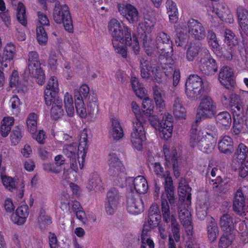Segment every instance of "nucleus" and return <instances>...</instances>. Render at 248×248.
I'll list each match as a JSON object with an SVG mask.
<instances>
[{
	"label": "nucleus",
	"instance_id": "nucleus-33",
	"mask_svg": "<svg viewBox=\"0 0 248 248\" xmlns=\"http://www.w3.org/2000/svg\"><path fill=\"white\" fill-rule=\"evenodd\" d=\"M129 181L133 183L134 188L137 193H145L148 189V185L146 179L142 176H138L134 179L130 178Z\"/></svg>",
	"mask_w": 248,
	"mask_h": 248
},
{
	"label": "nucleus",
	"instance_id": "nucleus-46",
	"mask_svg": "<svg viewBox=\"0 0 248 248\" xmlns=\"http://www.w3.org/2000/svg\"><path fill=\"white\" fill-rule=\"evenodd\" d=\"M201 49V45L198 43H190L187 50L186 59L189 61H192L198 55Z\"/></svg>",
	"mask_w": 248,
	"mask_h": 248
},
{
	"label": "nucleus",
	"instance_id": "nucleus-47",
	"mask_svg": "<svg viewBox=\"0 0 248 248\" xmlns=\"http://www.w3.org/2000/svg\"><path fill=\"white\" fill-rule=\"evenodd\" d=\"M154 15L153 12H147L144 13V24L146 31H150L154 26L155 21Z\"/></svg>",
	"mask_w": 248,
	"mask_h": 248
},
{
	"label": "nucleus",
	"instance_id": "nucleus-25",
	"mask_svg": "<svg viewBox=\"0 0 248 248\" xmlns=\"http://www.w3.org/2000/svg\"><path fill=\"white\" fill-rule=\"evenodd\" d=\"M51 117L54 120H58L61 118L64 114L62 100L59 98H54L51 101Z\"/></svg>",
	"mask_w": 248,
	"mask_h": 248
},
{
	"label": "nucleus",
	"instance_id": "nucleus-32",
	"mask_svg": "<svg viewBox=\"0 0 248 248\" xmlns=\"http://www.w3.org/2000/svg\"><path fill=\"white\" fill-rule=\"evenodd\" d=\"M218 78L220 83L224 86L232 84L233 72L232 69L228 66L223 67L219 72Z\"/></svg>",
	"mask_w": 248,
	"mask_h": 248
},
{
	"label": "nucleus",
	"instance_id": "nucleus-28",
	"mask_svg": "<svg viewBox=\"0 0 248 248\" xmlns=\"http://www.w3.org/2000/svg\"><path fill=\"white\" fill-rule=\"evenodd\" d=\"M148 224L151 228L157 226L161 219L159 215L158 206L156 204H153L150 207L148 214Z\"/></svg>",
	"mask_w": 248,
	"mask_h": 248
},
{
	"label": "nucleus",
	"instance_id": "nucleus-41",
	"mask_svg": "<svg viewBox=\"0 0 248 248\" xmlns=\"http://www.w3.org/2000/svg\"><path fill=\"white\" fill-rule=\"evenodd\" d=\"M63 102L67 115L70 117H73L75 114V108L72 95L66 92L64 95Z\"/></svg>",
	"mask_w": 248,
	"mask_h": 248
},
{
	"label": "nucleus",
	"instance_id": "nucleus-18",
	"mask_svg": "<svg viewBox=\"0 0 248 248\" xmlns=\"http://www.w3.org/2000/svg\"><path fill=\"white\" fill-rule=\"evenodd\" d=\"M211 10L222 20L229 23L233 22V16L225 4L222 3L217 4L212 8Z\"/></svg>",
	"mask_w": 248,
	"mask_h": 248
},
{
	"label": "nucleus",
	"instance_id": "nucleus-13",
	"mask_svg": "<svg viewBox=\"0 0 248 248\" xmlns=\"http://www.w3.org/2000/svg\"><path fill=\"white\" fill-rule=\"evenodd\" d=\"M127 211L134 215H138L143 210V203L140 196L138 194L129 193L126 200Z\"/></svg>",
	"mask_w": 248,
	"mask_h": 248
},
{
	"label": "nucleus",
	"instance_id": "nucleus-57",
	"mask_svg": "<svg viewBox=\"0 0 248 248\" xmlns=\"http://www.w3.org/2000/svg\"><path fill=\"white\" fill-rule=\"evenodd\" d=\"M248 154V148L244 144L241 143L239 145L235 154L236 159L244 160L246 159Z\"/></svg>",
	"mask_w": 248,
	"mask_h": 248
},
{
	"label": "nucleus",
	"instance_id": "nucleus-17",
	"mask_svg": "<svg viewBox=\"0 0 248 248\" xmlns=\"http://www.w3.org/2000/svg\"><path fill=\"white\" fill-rule=\"evenodd\" d=\"M26 73L31 77L34 78L38 84L42 85L44 83L46 77L41 67V63L28 64Z\"/></svg>",
	"mask_w": 248,
	"mask_h": 248
},
{
	"label": "nucleus",
	"instance_id": "nucleus-60",
	"mask_svg": "<svg viewBox=\"0 0 248 248\" xmlns=\"http://www.w3.org/2000/svg\"><path fill=\"white\" fill-rule=\"evenodd\" d=\"M207 39L208 44L212 46L214 50H217L219 47V45L217 40L215 33L211 31L208 32Z\"/></svg>",
	"mask_w": 248,
	"mask_h": 248
},
{
	"label": "nucleus",
	"instance_id": "nucleus-40",
	"mask_svg": "<svg viewBox=\"0 0 248 248\" xmlns=\"http://www.w3.org/2000/svg\"><path fill=\"white\" fill-rule=\"evenodd\" d=\"M229 105L232 110L237 109L238 111L243 110V102L239 95L232 93L229 99Z\"/></svg>",
	"mask_w": 248,
	"mask_h": 248
},
{
	"label": "nucleus",
	"instance_id": "nucleus-20",
	"mask_svg": "<svg viewBox=\"0 0 248 248\" xmlns=\"http://www.w3.org/2000/svg\"><path fill=\"white\" fill-rule=\"evenodd\" d=\"M170 36L165 32L160 33L156 38L157 47L160 51V55L167 59L169 55Z\"/></svg>",
	"mask_w": 248,
	"mask_h": 248
},
{
	"label": "nucleus",
	"instance_id": "nucleus-14",
	"mask_svg": "<svg viewBox=\"0 0 248 248\" xmlns=\"http://www.w3.org/2000/svg\"><path fill=\"white\" fill-rule=\"evenodd\" d=\"M59 91L58 79L56 77L52 76L49 79L44 91V99L46 105H51L52 100L54 98H56V95Z\"/></svg>",
	"mask_w": 248,
	"mask_h": 248
},
{
	"label": "nucleus",
	"instance_id": "nucleus-11",
	"mask_svg": "<svg viewBox=\"0 0 248 248\" xmlns=\"http://www.w3.org/2000/svg\"><path fill=\"white\" fill-rule=\"evenodd\" d=\"M121 195L115 188H111L107 193L105 202V209L108 215H112L116 211Z\"/></svg>",
	"mask_w": 248,
	"mask_h": 248
},
{
	"label": "nucleus",
	"instance_id": "nucleus-1",
	"mask_svg": "<svg viewBox=\"0 0 248 248\" xmlns=\"http://www.w3.org/2000/svg\"><path fill=\"white\" fill-rule=\"evenodd\" d=\"M149 121L152 125L156 128L159 125V131L160 137L168 141L163 146L164 157L166 160L165 165L167 167L166 172L163 173L164 179L165 191L161 196V211L162 217H170V152L169 140L170 138V116L169 113L165 114L160 122L157 116L148 114Z\"/></svg>",
	"mask_w": 248,
	"mask_h": 248
},
{
	"label": "nucleus",
	"instance_id": "nucleus-15",
	"mask_svg": "<svg viewBox=\"0 0 248 248\" xmlns=\"http://www.w3.org/2000/svg\"><path fill=\"white\" fill-rule=\"evenodd\" d=\"M179 217L184 227L185 228L187 235L189 237L193 234V226L191 222V214L188 206L181 204L179 208Z\"/></svg>",
	"mask_w": 248,
	"mask_h": 248
},
{
	"label": "nucleus",
	"instance_id": "nucleus-43",
	"mask_svg": "<svg viewBox=\"0 0 248 248\" xmlns=\"http://www.w3.org/2000/svg\"><path fill=\"white\" fill-rule=\"evenodd\" d=\"M225 43L227 46L231 47H237L238 45V41L237 37L234 33L231 30L226 29L224 31Z\"/></svg>",
	"mask_w": 248,
	"mask_h": 248
},
{
	"label": "nucleus",
	"instance_id": "nucleus-37",
	"mask_svg": "<svg viewBox=\"0 0 248 248\" xmlns=\"http://www.w3.org/2000/svg\"><path fill=\"white\" fill-rule=\"evenodd\" d=\"M218 149L223 153L230 154L233 150V141L228 136L223 137L218 142Z\"/></svg>",
	"mask_w": 248,
	"mask_h": 248
},
{
	"label": "nucleus",
	"instance_id": "nucleus-38",
	"mask_svg": "<svg viewBox=\"0 0 248 248\" xmlns=\"http://www.w3.org/2000/svg\"><path fill=\"white\" fill-rule=\"evenodd\" d=\"M186 110L182 106L180 99L179 97H176L174 101L173 114L174 117L177 119H181L185 118Z\"/></svg>",
	"mask_w": 248,
	"mask_h": 248
},
{
	"label": "nucleus",
	"instance_id": "nucleus-6",
	"mask_svg": "<svg viewBox=\"0 0 248 248\" xmlns=\"http://www.w3.org/2000/svg\"><path fill=\"white\" fill-rule=\"evenodd\" d=\"M186 93L192 99L200 98L204 92L202 79L197 75H191L186 83Z\"/></svg>",
	"mask_w": 248,
	"mask_h": 248
},
{
	"label": "nucleus",
	"instance_id": "nucleus-21",
	"mask_svg": "<svg viewBox=\"0 0 248 248\" xmlns=\"http://www.w3.org/2000/svg\"><path fill=\"white\" fill-rule=\"evenodd\" d=\"M91 134V131L89 129L84 128L80 133L78 147V152L81 155L83 160L85 159L86 156L87 151L88 148L89 138Z\"/></svg>",
	"mask_w": 248,
	"mask_h": 248
},
{
	"label": "nucleus",
	"instance_id": "nucleus-5",
	"mask_svg": "<svg viewBox=\"0 0 248 248\" xmlns=\"http://www.w3.org/2000/svg\"><path fill=\"white\" fill-rule=\"evenodd\" d=\"M217 112L216 103L209 96H204L201 100L198 106L196 114V122L202 119L211 118Z\"/></svg>",
	"mask_w": 248,
	"mask_h": 248
},
{
	"label": "nucleus",
	"instance_id": "nucleus-50",
	"mask_svg": "<svg viewBox=\"0 0 248 248\" xmlns=\"http://www.w3.org/2000/svg\"><path fill=\"white\" fill-rule=\"evenodd\" d=\"M16 18L18 22L26 26L27 23L25 7L23 3L19 2L17 7Z\"/></svg>",
	"mask_w": 248,
	"mask_h": 248
},
{
	"label": "nucleus",
	"instance_id": "nucleus-64",
	"mask_svg": "<svg viewBox=\"0 0 248 248\" xmlns=\"http://www.w3.org/2000/svg\"><path fill=\"white\" fill-rule=\"evenodd\" d=\"M237 15L239 24L248 21V11L242 7L237 8Z\"/></svg>",
	"mask_w": 248,
	"mask_h": 248
},
{
	"label": "nucleus",
	"instance_id": "nucleus-48",
	"mask_svg": "<svg viewBox=\"0 0 248 248\" xmlns=\"http://www.w3.org/2000/svg\"><path fill=\"white\" fill-rule=\"evenodd\" d=\"M207 236L211 242H214L217 239L218 234V227L217 223L211 220L207 227Z\"/></svg>",
	"mask_w": 248,
	"mask_h": 248
},
{
	"label": "nucleus",
	"instance_id": "nucleus-39",
	"mask_svg": "<svg viewBox=\"0 0 248 248\" xmlns=\"http://www.w3.org/2000/svg\"><path fill=\"white\" fill-rule=\"evenodd\" d=\"M69 196L68 194H64L61 198L62 207L67 208L68 206V210L70 212H75L81 209L80 203L78 201H73L71 203L69 202Z\"/></svg>",
	"mask_w": 248,
	"mask_h": 248
},
{
	"label": "nucleus",
	"instance_id": "nucleus-12",
	"mask_svg": "<svg viewBox=\"0 0 248 248\" xmlns=\"http://www.w3.org/2000/svg\"><path fill=\"white\" fill-rule=\"evenodd\" d=\"M118 10L121 15L130 23H136L140 19L139 13L133 5L128 3H119Z\"/></svg>",
	"mask_w": 248,
	"mask_h": 248
},
{
	"label": "nucleus",
	"instance_id": "nucleus-52",
	"mask_svg": "<svg viewBox=\"0 0 248 248\" xmlns=\"http://www.w3.org/2000/svg\"><path fill=\"white\" fill-rule=\"evenodd\" d=\"M36 36L37 41L40 45H46L48 37L46 32L43 26H37L36 28Z\"/></svg>",
	"mask_w": 248,
	"mask_h": 248
},
{
	"label": "nucleus",
	"instance_id": "nucleus-23",
	"mask_svg": "<svg viewBox=\"0 0 248 248\" xmlns=\"http://www.w3.org/2000/svg\"><path fill=\"white\" fill-rule=\"evenodd\" d=\"M233 124L232 128V133L235 135H238L241 133L248 132V128L245 127V121L242 115L233 114Z\"/></svg>",
	"mask_w": 248,
	"mask_h": 248
},
{
	"label": "nucleus",
	"instance_id": "nucleus-24",
	"mask_svg": "<svg viewBox=\"0 0 248 248\" xmlns=\"http://www.w3.org/2000/svg\"><path fill=\"white\" fill-rule=\"evenodd\" d=\"M217 124L221 128L229 130L232 123V117L230 113L224 111L218 113L215 117Z\"/></svg>",
	"mask_w": 248,
	"mask_h": 248
},
{
	"label": "nucleus",
	"instance_id": "nucleus-45",
	"mask_svg": "<svg viewBox=\"0 0 248 248\" xmlns=\"http://www.w3.org/2000/svg\"><path fill=\"white\" fill-rule=\"evenodd\" d=\"M153 92L154 99L157 108H159V111H161L165 108V104L163 99V92L157 86H155L153 88Z\"/></svg>",
	"mask_w": 248,
	"mask_h": 248
},
{
	"label": "nucleus",
	"instance_id": "nucleus-19",
	"mask_svg": "<svg viewBox=\"0 0 248 248\" xmlns=\"http://www.w3.org/2000/svg\"><path fill=\"white\" fill-rule=\"evenodd\" d=\"M198 134L197 133V128L196 127H193L192 128L190 132V140H189V143L190 145V146L192 147H195L196 146H197L199 150L202 151L203 152L205 153H209L212 151V150H213L214 148H210V149H205L204 150L203 148L204 146L202 147L200 145H201L202 143L203 145H206L208 144V137H203L202 136H200V137H195V138H193V136Z\"/></svg>",
	"mask_w": 248,
	"mask_h": 248
},
{
	"label": "nucleus",
	"instance_id": "nucleus-55",
	"mask_svg": "<svg viewBox=\"0 0 248 248\" xmlns=\"http://www.w3.org/2000/svg\"><path fill=\"white\" fill-rule=\"evenodd\" d=\"M75 106L77 112L81 118H85L87 116V108L83 100L75 99Z\"/></svg>",
	"mask_w": 248,
	"mask_h": 248
},
{
	"label": "nucleus",
	"instance_id": "nucleus-62",
	"mask_svg": "<svg viewBox=\"0 0 248 248\" xmlns=\"http://www.w3.org/2000/svg\"><path fill=\"white\" fill-rule=\"evenodd\" d=\"M22 137L21 128L19 126L16 127L11 135V140L14 145L16 144L21 139Z\"/></svg>",
	"mask_w": 248,
	"mask_h": 248
},
{
	"label": "nucleus",
	"instance_id": "nucleus-2",
	"mask_svg": "<svg viewBox=\"0 0 248 248\" xmlns=\"http://www.w3.org/2000/svg\"><path fill=\"white\" fill-rule=\"evenodd\" d=\"M108 31L112 37V43L115 52L124 58L127 57V48L123 44L131 47L134 53L138 54L140 47L135 35L131 36V30L127 26L122 25L115 18L111 19L108 24Z\"/></svg>",
	"mask_w": 248,
	"mask_h": 248
},
{
	"label": "nucleus",
	"instance_id": "nucleus-63",
	"mask_svg": "<svg viewBox=\"0 0 248 248\" xmlns=\"http://www.w3.org/2000/svg\"><path fill=\"white\" fill-rule=\"evenodd\" d=\"M142 107L143 108V112L146 115L148 114H151V112L153 111L154 106L152 101L148 97H144L142 101Z\"/></svg>",
	"mask_w": 248,
	"mask_h": 248
},
{
	"label": "nucleus",
	"instance_id": "nucleus-9",
	"mask_svg": "<svg viewBox=\"0 0 248 248\" xmlns=\"http://www.w3.org/2000/svg\"><path fill=\"white\" fill-rule=\"evenodd\" d=\"M141 76L146 79L151 78L153 80L159 82L161 78L162 74L158 64L150 63L143 59L140 60Z\"/></svg>",
	"mask_w": 248,
	"mask_h": 248
},
{
	"label": "nucleus",
	"instance_id": "nucleus-26",
	"mask_svg": "<svg viewBox=\"0 0 248 248\" xmlns=\"http://www.w3.org/2000/svg\"><path fill=\"white\" fill-rule=\"evenodd\" d=\"M16 48L12 43H7L3 47L2 55L0 53V61H12L16 56Z\"/></svg>",
	"mask_w": 248,
	"mask_h": 248
},
{
	"label": "nucleus",
	"instance_id": "nucleus-36",
	"mask_svg": "<svg viewBox=\"0 0 248 248\" xmlns=\"http://www.w3.org/2000/svg\"><path fill=\"white\" fill-rule=\"evenodd\" d=\"M14 124V119L12 117L8 116L3 118L1 122L0 133L2 137L8 136Z\"/></svg>",
	"mask_w": 248,
	"mask_h": 248
},
{
	"label": "nucleus",
	"instance_id": "nucleus-58",
	"mask_svg": "<svg viewBox=\"0 0 248 248\" xmlns=\"http://www.w3.org/2000/svg\"><path fill=\"white\" fill-rule=\"evenodd\" d=\"M29 208L26 205H23L19 207L16 210V215L21 219L22 222H24L29 215Z\"/></svg>",
	"mask_w": 248,
	"mask_h": 248
},
{
	"label": "nucleus",
	"instance_id": "nucleus-59",
	"mask_svg": "<svg viewBox=\"0 0 248 248\" xmlns=\"http://www.w3.org/2000/svg\"><path fill=\"white\" fill-rule=\"evenodd\" d=\"M4 174H0L3 184L9 190H13L16 187L15 181L12 178L5 176Z\"/></svg>",
	"mask_w": 248,
	"mask_h": 248
},
{
	"label": "nucleus",
	"instance_id": "nucleus-51",
	"mask_svg": "<svg viewBox=\"0 0 248 248\" xmlns=\"http://www.w3.org/2000/svg\"><path fill=\"white\" fill-rule=\"evenodd\" d=\"M37 115L34 113H30L27 119V125L28 130L33 134L37 129Z\"/></svg>",
	"mask_w": 248,
	"mask_h": 248
},
{
	"label": "nucleus",
	"instance_id": "nucleus-61",
	"mask_svg": "<svg viewBox=\"0 0 248 248\" xmlns=\"http://www.w3.org/2000/svg\"><path fill=\"white\" fill-rule=\"evenodd\" d=\"M176 37L175 43L178 46H182L187 42V36L181 29H176Z\"/></svg>",
	"mask_w": 248,
	"mask_h": 248
},
{
	"label": "nucleus",
	"instance_id": "nucleus-29",
	"mask_svg": "<svg viewBox=\"0 0 248 248\" xmlns=\"http://www.w3.org/2000/svg\"><path fill=\"white\" fill-rule=\"evenodd\" d=\"M87 111V115L91 119L96 118L98 111V105L96 96L93 94H90L88 98Z\"/></svg>",
	"mask_w": 248,
	"mask_h": 248
},
{
	"label": "nucleus",
	"instance_id": "nucleus-56",
	"mask_svg": "<svg viewBox=\"0 0 248 248\" xmlns=\"http://www.w3.org/2000/svg\"><path fill=\"white\" fill-rule=\"evenodd\" d=\"M55 166L53 167V169H51L50 170L53 171L54 173H59L61 170V166L63 165L65 163V159L64 157L61 155H59L55 157Z\"/></svg>",
	"mask_w": 248,
	"mask_h": 248
},
{
	"label": "nucleus",
	"instance_id": "nucleus-4",
	"mask_svg": "<svg viewBox=\"0 0 248 248\" xmlns=\"http://www.w3.org/2000/svg\"><path fill=\"white\" fill-rule=\"evenodd\" d=\"M53 18L58 24L63 23L65 30L72 32L73 26L69 8L66 4L57 1L53 9Z\"/></svg>",
	"mask_w": 248,
	"mask_h": 248
},
{
	"label": "nucleus",
	"instance_id": "nucleus-30",
	"mask_svg": "<svg viewBox=\"0 0 248 248\" xmlns=\"http://www.w3.org/2000/svg\"><path fill=\"white\" fill-rule=\"evenodd\" d=\"M219 225L223 232H232L234 228L232 217L228 214H223L220 218Z\"/></svg>",
	"mask_w": 248,
	"mask_h": 248
},
{
	"label": "nucleus",
	"instance_id": "nucleus-8",
	"mask_svg": "<svg viewBox=\"0 0 248 248\" xmlns=\"http://www.w3.org/2000/svg\"><path fill=\"white\" fill-rule=\"evenodd\" d=\"M197 133L198 134H195V135L193 136V138H195L196 136L198 137L200 136L208 137V144L204 145L202 143L201 144V145H200L202 147L204 146L203 148H202L204 149V150L207 148H215L217 139V129L215 125L209 124L200 130L197 128Z\"/></svg>",
	"mask_w": 248,
	"mask_h": 248
},
{
	"label": "nucleus",
	"instance_id": "nucleus-42",
	"mask_svg": "<svg viewBox=\"0 0 248 248\" xmlns=\"http://www.w3.org/2000/svg\"><path fill=\"white\" fill-rule=\"evenodd\" d=\"M51 223V217L47 214L45 210L42 209L38 217V223L39 227L41 229L44 230Z\"/></svg>",
	"mask_w": 248,
	"mask_h": 248
},
{
	"label": "nucleus",
	"instance_id": "nucleus-16",
	"mask_svg": "<svg viewBox=\"0 0 248 248\" xmlns=\"http://www.w3.org/2000/svg\"><path fill=\"white\" fill-rule=\"evenodd\" d=\"M204 56L201 59V69L206 75L214 74L217 71L216 61L211 57L207 50H204Z\"/></svg>",
	"mask_w": 248,
	"mask_h": 248
},
{
	"label": "nucleus",
	"instance_id": "nucleus-49",
	"mask_svg": "<svg viewBox=\"0 0 248 248\" xmlns=\"http://www.w3.org/2000/svg\"><path fill=\"white\" fill-rule=\"evenodd\" d=\"M234 239V235L232 232H224L220 238L218 246L220 248H227L232 243Z\"/></svg>",
	"mask_w": 248,
	"mask_h": 248
},
{
	"label": "nucleus",
	"instance_id": "nucleus-54",
	"mask_svg": "<svg viewBox=\"0 0 248 248\" xmlns=\"http://www.w3.org/2000/svg\"><path fill=\"white\" fill-rule=\"evenodd\" d=\"M63 153L70 159L77 157V145L76 144H71L64 145L63 148Z\"/></svg>",
	"mask_w": 248,
	"mask_h": 248
},
{
	"label": "nucleus",
	"instance_id": "nucleus-31",
	"mask_svg": "<svg viewBox=\"0 0 248 248\" xmlns=\"http://www.w3.org/2000/svg\"><path fill=\"white\" fill-rule=\"evenodd\" d=\"M233 208L234 212L238 214L241 215L245 212V198L240 189H238L235 194Z\"/></svg>",
	"mask_w": 248,
	"mask_h": 248
},
{
	"label": "nucleus",
	"instance_id": "nucleus-10",
	"mask_svg": "<svg viewBox=\"0 0 248 248\" xmlns=\"http://www.w3.org/2000/svg\"><path fill=\"white\" fill-rule=\"evenodd\" d=\"M187 32L189 35L197 40H202L206 37V30L204 26L197 20L189 19L186 23Z\"/></svg>",
	"mask_w": 248,
	"mask_h": 248
},
{
	"label": "nucleus",
	"instance_id": "nucleus-22",
	"mask_svg": "<svg viewBox=\"0 0 248 248\" xmlns=\"http://www.w3.org/2000/svg\"><path fill=\"white\" fill-rule=\"evenodd\" d=\"M86 188L89 191H101L103 189V184L97 173L93 172L89 175Z\"/></svg>",
	"mask_w": 248,
	"mask_h": 248
},
{
	"label": "nucleus",
	"instance_id": "nucleus-35",
	"mask_svg": "<svg viewBox=\"0 0 248 248\" xmlns=\"http://www.w3.org/2000/svg\"><path fill=\"white\" fill-rule=\"evenodd\" d=\"M191 188L189 187L187 182L185 179H181L179 183L178 192L180 198L184 201L186 198L187 201H190L191 199V194L190 193Z\"/></svg>",
	"mask_w": 248,
	"mask_h": 248
},
{
	"label": "nucleus",
	"instance_id": "nucleus-44",
	"mask_svg": "<svg viewBox=\"0 0 248 248\" xmlns=\"http://www.w3.org/2000/svg\"><path fill=\"white\" fill-rule=\"evenodd\" d=\"M90 89L87 84L82 85L79 89L74 90V97L76 100L87 99L89 94Z\"/></svg>",
	"mask_w": 248,
	"mask_h": 248
},
{
	"label": "nucleus",
	"instance_id": "nucleus-3",
	"mask_svg": "<svg viewBox=\"0 0 248 248\" xmlns=\"http://www.w3.org/2000/svg\"><path fill=\"white\" fill-rule=\"evenodd\" d=\"M108 161L109 175L116 185L120 187L123 186V183L126 179V173L122 161L115 153L109 154Z\"/></svg>",
	"mask_w": 248,
	"mask_h": 248
},
{
	"label": "nucleus",
	"instance_id": "nucleus-34",
	"mask_svg": "<svg viewBox=\"0 0 248 248\" xmlns=\"http://www.w3.org/2000/svg\"><path fill=\"white\" fill-rule=\"evenodd\" d=\"M111 123V128L109 132L110 136L113 140H119L123 137V129L118 119H112Z\"/></svg>",
	"mask_w": 248,
	"mask_h": 248
},
{
	"label": "nucleus",
	"instance_id": "nucleus-7",
	"mask_svg": "<svg viewBox=\"0 0 248 248\" xmlns=\"http://www.w3.org/2000/svg\"><path fill=\"white\" fill-rule=\"evenodd\" d=\"M146 140L145 131L142 123H133L130 140L133 146L138 151L141 150Z\"/></svg>",
	"mask_w": 248,
	"mask_h": 248
},
{
	"label": "nucleus",
	"instance_id": "nucleus-27",
	"mask_svg": "<svg viewBox=\"0 0 248 248\" xmlns=\"http://www.w3.org/2000/svg\"><path fill=\"white\" fill-rule=\"evenodd\" d=\"M181 150L179 147H175L171 150V165L173 166L174 175L176 178L180 176V166L181 158Z\"/></svg>",
	"mask_w": 248,
	"mask_h": 248
},
{
	"label": "nucleus",
	"instance_id": "nucleus-53",
	"mask_svg": "<svg viewBox=\"0 0 248 248\" xmlns=\"http://www.w3.org/2000/svg\"><path fill=\"white\" fill-rule=\"evenodd\" d=\"M171 232L174 240L177 242H179L181 236L180 225L172 216H171Z\"/></svg>",
	"mask_w": 248,
	"mask_h": 248
}]
</instances>
